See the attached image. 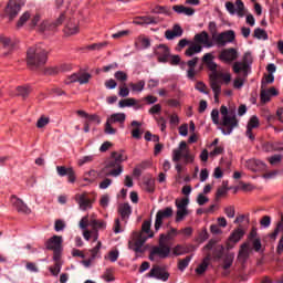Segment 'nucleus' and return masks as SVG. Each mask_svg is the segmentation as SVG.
Returning <instances> with one entry per match:
<instances>
[{"instance_id": "nucleus-50", "label": "nucleus", "mask_w": 283, "mask_h": 283, "mask_svg": "<svg viewBox=\"0 0 283 283\" xmlns=\"http://www.w3.org/2000/svg\"><path fill=\"white\" fill-rule=\"evenodd\" d=\"M29 19H30V12H24V13L20 17V19H19V21H18V23H17V27H18V28H23V25H25V23L28 22Z\"/></svg>"}, {"instance_id": "nucleus-31", "label": "nucleus", "mask_w": 283, "mask_h": 283, "mask_svg": "<svg viewBox=\"0 0 283 283\" xmlns=\"http://www.w3.org/2000/svg\"><path fill=\"white\" fill-rule=\"evenodd\" d=\"M118 211L122 220H124L125 222L129 219V216H132V207L129 206V203L120 205Z\"/></svg>"}, {"instance_id": "nucleus-44", "label": "nucleus", "mask_w": 283, "mask_h": 283, "mask_svg": "<svg viewBox=\"0 0 283 283\" xmlns=\"http://www.w3.org/2000/svg\"><path fill=\"white\" fill-rule=\"evenodd\" d=\"M193 256H186L184 260H179L178 262V269L179 271H185L187 269V266H189V262H191Z\"/></svg>"}, {"instance_id": "nucleus-51", "label": "nucleus", "mask_w": 283, "mask_h": 283, "mask_svg": "<svg viewBox=\"0 0 283 283\" xmlns=\"http://www.w3.org/2000/svg\"><path fill=\"white\" fill-rule=\"evenodd\" d=\"M101 253V241L97 242V244L91 250L92 260H96V258H99Z\"/></svg>"}, {"instance_id": "nucleus-11", "label": "nucleus", "mask_w": 283, "mask_h": 283, "mask_svg": "<svg viewBox=\"0 0 283 283\" xmlns=\"http://www.w3.org/2000/svg\"><path fill=\"white\" fill-rule=\"evenodd\" d=\"M239 56L240 53L235 48L222 49L219 54V61H221L222 63H228V65H230V63L238 61Z\"/></svg>"}, {"instance_id": "nucleus-4", "label": "nucleus", "mask_w": 283, "mask_h": 283, "mask_svg": "<svg viewBox=\"0 0 283 283\" xmlns=\"http://www.w3.org/2000/svg\"><path fill=\"white\" fill-rule=\"evenodd\" d=\"M125 120H127V115L125 113H113L106 118L105 128L104 132L108 136L116 135V132H118L116 128H114L113 125H119L122 129L125 128Z\"/></svg>"}, {"instance_id": "nucleus-20", "label": "nucleus", "mask_w": 283, "mask_h": 283, "mask_svg": "<svg viewBox=\"0 0 283 283\" xmlns=\"http://www.w3.org/2000/svg\"><path fill=\"white\" fill-rule=\"evenodd\" d=\"M49 251H59L63 249V237L61 235H53L51 239L46 241L45 244Z\"/></svg>"}, {"instance_id": "nucleus-43", "label": "nucleus", "mask_w": 283, "mask_h": 283, "mask_svg": "<svg viewBox=\"0 0 283 283\" xmlns=\"http://www.w3.org/2000/svg\"><path fill=\"white\" fill-rule=\"evenodd\" d=\"M129 87L133 92L140 93L145 90V80H140L138 83H129Z\"/></svg>"}, {"instance_id": "nucleus-41", "label": "nucleus", "mask_w": 283, "mask_h": 283, "mask_svg": "<svg viewBox=\"0 0 283 283\" xmlns=\"http://www.w3.org/2000/svg\"><path fill=\"white\" fill-rule=\"evenodd\" d=\"M142 231L140 233H147V239L154 238V232H151V221H144L142 226Z\"/></svg>"}, {"instance_id": "nucleus-46", "label": "nucleus", "mask_w": 283, "mask_h": 283, "mask_svg": "<svg viewBox=\"0 0 283 283\" xmlns=\"http://www.w3.org/2000/svg\"><path fill=\"white\" fill-rule=\"evenodd\" d=\"M90 163H94V155H87L78 159L77 165L83 167V165H87Z\"/></svg>"}, {"instance_id": "nucleus-63", "label": "nucleus", "mask_w": 283, "mask_h": 283, "mask_svg": "<svg viewBox=\"0 0 283 283\" xmlns=\"http://www.w3.org/2000/svg\"><path fill=\"white\" fill-rule=\"evenodd\" d=\"M224 213L228 218H235V208L233 206L226 207Z\"/></svg>"}, {"instance_id": "nucleus-62", "label": "nucleus", "mask_w": 283, "mask_h": 283, "mask_svg": "<svg viewBox=\"0 0 283 283\" xmlns=\"http://www.w3.org/2000/svg\"><path fill=\"white\" fill-rule=\"evenodd\" d=\"M56 171L59 176L64 177L70 174V168H66L65 166H57Z\"/></svg>"}, {"instance_id": "nucleus-59", "label": "nucleus", "mask_w": 283, "mask_h": 283, "mask_svg": "<svg viewBox=\"0 0 283 283\" xmlns=\"http://www.w3.org/2000/svg\"><path fill=\"white\" fill-rule=\"evenodd\" d=\"M242 62L251 67L253 65V55L250 52L244 53Z\"/></svg>"}, {"instance_id": "nucleus-12", "label": "nucleus", "mask_w": 283, "mask_h": 283, "mask_svg": "<svg viewBox=\"0 0 283 283\" xmlns=\"http://www.w3.org/2000/svg\"><path fill=\"white\" fill-rule=\"evenodd\" d=\"M75 202L78 206L80 211H90L94 207V200H92L87 192L75 195Z\"/></svg>"}, {"instance_id": "nucleus-16", "label": "nucleus", "mask_w": 283, "mask_h": 283, "mask_svg": "<svg viewBox=\"0 0 283 283\" xmlns=\"http://www.w3.org/2000/svg\"><path fill=\"white\" fill-rule=\"evenodd\" d=\"M146 277H154L155 280H161V282H167L169 280V273L165 272L163 268L155 265L151 268Z\"/></svg>"}, {"instance_id": "nucleus-24", "label": "nucleus", "mask_w": 283, "mask_h": 283, "mask_svg": "<svg viewBox=\"0 0 283 283\" xmlns=\"http://www.w3.org/2000/svg\"><path fill=\"white\" fill-rule=\"evenodd\" d=\"M64 34H66V36L78 34V20L71 19L64 28Z\"/></svg>"}, {"instance_id": "nucleus-55", "label": "nucleus", "mask_w": 283, "mask_h": 283, "mask_svg": "<svg viewBox=\"0 0 283 283\" xmlns=\"http://www.w3.org/2000/svg\"><path fill=\"white\" fill-rule=\"evenodd\" d=\"M244 78L242 77H235L233 80V87L234 90H242V87H244Z\"/></svg>"}, {"instance_id": "nucleus-23", "label": "nucleus", "mask_w": 283, "mask_h": 283, "mask_svg": "<svg viewBox=\"0 0 283 283\" xmlns=\"http://www.w3.org/2000/svg\"><path fill=\"white\" fill-rule=\"evenodd\" d=\"M232 70L234 72V74H240V72H242L243 76H249V74H251V67L248 66L243 61H237L233 63L232 65Z\"/></svg>"}, {"instance_id": "nucleus-5", "label": "nucleus", "mask_w": 283, "mask_h": 283, "mask_svg": "<svg viewBox=\"0 0 283 283\" xmlns=\"http://www.w3.org/2000/svg\"><path fill=\"white\" fill-rule=\"evenodd\" d=\"M182 159L185 165H189L196 160V157L191 154L185 140L180 142L179 146L172 150V163H180Z\"/></svg>"}, {"instance_id": "nucleus-14", "label": "nucleus", "mask_w": 283, "mask_h": 283, "mask_svg": "<svg viewBox=\"0 0 283 283\" xmlns=\"http://www.w3.org/2000/svg\"><path fill=\"white\" fill-rule=\"evenodd\" d=\"M226 10L230 14H238L240 18L244 17V2L242 0H237L235 4L233 2H227L226 3Z\"/></svg>"}, {"instance_id": "nucleus-15", "label": "nucleus", "mask_w": 283, "mask_h": 283, "mask_svg": "<svg viewBox=\"0 0 283 283\" xmlns=\"http://www.w3.org/2000/svg\"><path fill=\"white\" fill-rule=\"evenodd\" d=\"M193 41L197 45H201V48H213V41H211V38L207 31L197 33L193 38Z\"/></svg>"}, {"instance_id": "nucleus-19", "label": "nucleus", "mask_w": 283, "mask_h": 283, "mask_svg": "<svg viewBox=\"0 0 283 283\" xmlns=\"http://www.w3.org/2000/svg\"><path fill=\"white\" fill-rule=\"evenodd\" d=\"M155 54L158 56L159 63H167L171 52L169 51V46L160 44L155 49Z\"/></svg>"}, {"instance_id": "nucleus-34", "label": "nucleus", "mask_w": 283, "mask_h": 283, "mask_svg": "<svg viewBox=\"0 0 283 283\" xmlns=\"http://www.w3.org/2000/svg\"><path fill=\"white\" fill-rule=\"evenodd\" d=\"M144 191H147V193H154L156 190V180L154 178H148L143 184Z\"/></svg>"}, {"instance_id": "nucleus-45", "label": "nucleus", "mask_w": 283, "mask_h": 283, "mask_svg": "<svg viewBox=\"0 0 283 283\" xmlns=\"http://www.w3.org/2000/svg\"><path fill=\"white\" fill-rule=\"evenodd\" d=\"M254 38L255 39H259V40H263V41H266V39H269V34H266V31H264V29H255L254 30Z\"/></svg>"}, {"instance_id": "nucleus-9", "label": "nucleus", "mask_w": 283, "mask_h": 283, "mask_svg": "<svg viewBox=\"0 0 283 283\" xmlns=\"http://www.w3.org/2000/svg\"><path fill=\"white\" fill-rule=\"evenodd\" d=\"M212 39L218 48H224V45H229V43H233L235 41V32H233V30H229L213 35Z\"/></svg>"}, {"instance_id": "nucleus-18", "label": "nucleus", "mask_w": 283, "mask_h": 283, "mask_svg": "<svg viewBox=\"0 0 283 283\" xmlns=\"http://www.w3.org/2000/svg\"><path fill=\"white\" fill-rule=\"evenodd\" d=\"M19 12H21V4H19L17 0H10L6 9L9 20L12 21L14 18H17Z\"/></svg>"}, {"instance_id": "nucleus-38", "label": "nucleus", "mask_w": 283, "mask_h": 283, "mask_svg": "<svg viewBox=\"0 0 283 283\" xmlns=\"http://www.w3.org/2000/svg\"><path fill=\"white\" fill-rule=\"evenodd\" d=\"M210 87L214 94V98H218V96H220L222 92V86L220 85V82H218V80H212L210 82Z\"/></svg>"}, {"instance_id": "nucleus-2", "label": "nucleus", "mask_w": 283, "mask_h": 283, "mask_svg": "<svg viewBox=\"0 0 283 283\" xmlns=\"http://www.w3.org/2000/svg\"><path fill=\"white\" fill-rule=\"evenodd\" d=\"M221 114V127L219 129L223 134V136H231L233 134V129L240 125V120L235 115L234 111H229L227 106L222 105L220 107Z\"/></svg>"}, {"instance_id": "nucleus-39", "label": "nucleus", "mask_w": 283, "mask_h": 283, "mask_svg": "<svg viewBox=\"0 0 283 283\" xmlns=\"http://www.w3.org/2000/svg\"><path fill=\"white\" fill-rule=\"evenodd\" d=\"M243 237H244V231L242 229H237L231 233L229 240L230 242L237 243L239 240H242Z\"/></svg>"}, {"instance_id": "nucleus-42", "label": "nucleus", "mask_w": 283, "mask_h": 283, "mask_svg": "<svg viewBox=\"0 0 283 283\" xmlns=\"http://www.w3.org/2000/svg\"><path fill=\"white\" fill-rule=\"evenodd\" d=\"M94 230L97 229H105L107 227V223L103 220H96V219H91L88 223Z\"/></svg>"}, {"instance_id": "nucleus-53", "label": "nucleus", "mask_w": 283, "mask_h": 283, "mask_svg": "<svg viewBox=\"0 0 283 283\" xmlns=\"http://www.w3.org/2000/svg\"><path fill=\"white\" fill-rule=\"evenodd\" d=\"M217 78H222L223 83L229 85L231 83V73H218Z\"/></svg>"}, {"instance_id": "nucleus-40", "label": "nucleus", "mask_w": 283, "mask_h": 283, "mask_svg": "<svg viewBox=\"0 0 283 283\" xmlns=\"http://www.w3.org/2000/svg\"><path fill=\"white\" fill-rule=\"evenodd\" d=\"M136 103H137V101L133 97L125 98V99L119 101L118 107H120V108L134 107V105H136Z\"/></svg>"}, {"instance_id": "nucleus-52", "label": "nucleus", "mask_w": 283, "mask_h": 283, "mask_svg": "<svg viewBox=\"0 0 283 283\" xmlns=\"http://www.w3.org/2000/svg\"><path fill=\"white\" fill-rule=\"evenodd\" d=\"M90 78H92V75L90 73H80V85H85L86 83H90Z\"/></svg>"}, {"instance_id": "nucleus-47", "label": "nucleus", "mask_w": 283, "mask_h": 283, "mask_svg": "<svg viewBox=\"0 0 283 283\" xmlns=\"http://www.w3.org/2000/svg\"><path fill=\"white\" fill-rule=\"evenodd\" d=\"M211 120H212L213 125H221L220 111H218V108L212 109Z\"/></svg>"}, {"instance_id": "nucleus-32", "label": "nucleus", "mask_w": 283, "mask_h": 283, "mask_svg": "<svg viewBox=\"0 0 283 283\" xmlns=\"http://www.w3.org/2000/svg\"><path fill=\"white\" fill-rule=\"evenodd\" d=\"M172 9L177 14H186V17H193V14H196V10L185 6H175Z\"/></svg>"}, {"instance_id": "nucleus-33", "label": "nucleus", "mask_w": 283, "mask_h": 283, "mask_svg": "<svg viewBox=\"0 0 283 283\" xmlns=\"http://www.w3.org/2000/svg\"><path fill=\"white\" fill-rule=\"evenodd\" d=\"M211 261V254H208L201 262V264L196 269L198 275H202L207 269H209V262Z\"/></svg>"}, {"instance_id": "nucleus-17", "label": "nucleus", "mask_w": 283, "mask_h": 283, "mask_svg": "<svg viewBox=\"0 0 283 283\" xmlns=\"http://www.w3.org/2000/svg\"><path fill=\"white\" fill-rule=\"evenodd\" d=\"M258 127H260V118H258V116L254 115V116L250 117L248 125H247L245 136L250 140H255V135H253V129H258Z\"/></svg>"}, {"instance_id": "nucleus-35", "label": "nucleus", "mask_w": 283, "mask_h": 283, "mask_svg": "<svg viewBox=\"0 0 283 283\" xmlns=\"http://www.w3.org/2000/svg\"><path fill=\"white\" fill-rule=\"evenodd\" d=\"M200 52H202V45L195 42L186 50L185 54L186 56H195V54H200Z\"/></svg>"}, {"instance_id": "nucleus-7", "label": "nucleus", "mask_w": 283, "mask_h": 283, "mask_svg": "<svg viewBox=\"0 0 283 283\" xmlns=\"http://www.w3.org/2000/svg\"><path fill=\"white\" fill-rule=\"evenodd\" d=\"M63 19H65V15L63 13H61V15L55 21V23L50 25L48 20H42L40 14H35L31 21V24L34 28H38V30H40V32H45V30H54V28L61 25V23H63Z\"/></svg>"}, {"instance_id": "nucleus-30", "label": "nucleus", "mask_w": 283, "mask_h": 283, "mask_svg": "<svg viewBox=\"0 0 283 283\" xmlns=\"http://www.w3.org/2000/svg\"><path fill=\"white\" fill-rule=\"evenodd\" d=\"M271 96H277V90H275V87H271L269 90H262L261 103H269V101H271Z\"/></svg>"}, {"instance_id": "nucleus-58", "label": "nucleus", "mask_w": 283, "mask_h": 283, "mask_svg": "<svg viewBox=\"0 0 283 283\" xmlns=\"http://www.w3.org/2000/svg\"><path fill=\"white\" fill-rule=\"evenodd\" d=\"M269 163L272 166L280 165L282 163V155H273L269 158Z\"/></svg>"}, {"instance_id": "nucleus-27", "label": "nucleus", "mask_w": 283, "mask_h": 283, "mask_svg": "<svg viewBox=\"0 0 283 283\" xmlns=\"http://www.w3.org/2000/svg\"><path fill=\"white\" fill-rule=\"evenodd\" d=\"M134 23L135 25H156V23H158V20H156V18L154 17L144 15L136 18L134 20Z\"/></svg>"}, {"instance_id": "nucleus-3", "label": "nucleus", "mask_w": 283, "mask_h": 283, "mask_svg": "<svg viewBox=\"0 0 283 283\" xmlns=\"http://www.w3.org/2000/svg\"><path fill=\"white\" fill-rule=\"evenodd\" d=\"M48 63V51L42 45L31 46L27 52V65L31 70H36Z\"/></svg>"}, {"instance_id": "nucleus-22", "label": "nucleus", "mask_w": 283, "mask_h": 283, "mask_svg": "<svg viewBox=\"0 0 283 283\" xmlns=\"http://www.w3.org/2000/svg\"><path fill=\"white\" fill-rule=\"evenodd\" d=\"M252 251L253 249L251 248V243L245 242L241 244L239 254H238L239 262H242V263L247 262Z\"/></svg>"}, {"instance_id": "nucleus-8", "label": "nucleus", "mask_w": 283, "mask_h": 283, "mask_svg": "<svg viewBox=\"0 0 283 283\" xmlns=\"http://www.w3.org/2000/svg\"><path fill=\"white\" fill-rule=\"evenodd\" d=\"M175 206L177 208L175 222H182L191 211H189V198L176 199Z\"/></svg>"}, {"instance_id": "nucleus-48", "label": "nucleus", "mask_w": 283, "mask_h": 283, "mask_svg": "<svg viewBox=\"0 0 283 283\" xmlns=\"http://www.w3.org/2000/svg\"><path fill=\"white\" fill-rule=\"evenodd\" d=\"M186 253H188L187 248L182 247L181 244H178L172 249L174 255H185Z\"/></svg>"}, {"instance_id": "nucleus-37", "label": "nucleus", "mask_w": 283, "mask_h": 283, "mask_svg": "<svg viewBox=\"0 0 283 283\" xmlns=\"http://www.w3.org/2000/svg\"><path fill=\"white\" fill-rule=\"evenodd\" d=\"M176 235H178V230L175 228H171L167 234H160L159 240H164L165 243H168L169 240H174Z\"/></svg>"}, {"instance_id": "nucleus-56", "label": "nucleus", "mask_w": 283, "mask_h": 283, "mask_svg": "<svg viewBox=\"0 0 283 283\" xmlns=\"http://www.w3.org/2000/svg\"><path fill=\"white\" fill-rule=\"evenodd\" d=\"M86 119H87L86 123H88V124L94 123L95 125H101V117H99L98 115H96V114H94V115H88V116L86 117Z\"/></svg>"}, {"instance_id": "nucleus-13", "label": "nucleus", "mask_w": 283, "mask_h": 283, "mask_svg": "<svg viewBox=\"0 0 283 283\" xmlns=\"http://www.w3.org/2000/svg\"><path fill=\"white\" fill-rule=\"evenodd\" d=\"M174 216V208L167 207L157 211L155 219V231H160V227H163V220H167V218H171Z\"/></svg>"}, {"instance_id": "nucleus-61", "label": "nucleus", "mask_w": 283, "mask_h": 283, "mask_svg": "<svg viewBox=\"0 0 283 283\" xmlns=\"http://www.w3.org/2000/svg\"><path fill=\"white\" fill-rule=\"evenodd\" d=\"M103 48H107V42L91 44L87 46V50H103Z\"/></svg>"}, {"instance_id": "nucleus-49", "label": "nucleus", "mask_w": 283, "mask_h": 283, "mask_svg": "<svg viewBox=\"0 0 283 283\" xmlns=\"http://www.w3.org/2000/svg\"><path fill=\"white\" fill-rule=\"evenodd\" d=\"M102 279L104 282H114V272H112V269H107L104 274L102 275Z\"/></svg>"}, {"instance_id": "nucleus-26", "label": "nucleus", "mask_w": 283, "mask_h": 283, "mask_svg": "<svg viewBox=\"0 0 283 283\" xmlns=\"http://www.w3.org/2000/svg\"><path fill=\"white\" fill-rule=\"evenodd\" d=\"M11 202H12L14 209H17V211H19V213H30L31 212V210L28 208V205H25L23 202V200L17 198V197H12Z\"/></svg>"}, {"instance_id": "nucleus-57", "label": "nucleus", "mask_w": 283, "mask_h": 283, "mask_svg": "<svg viewBox=\"0 0 283 283\" xmlns=\"http://www.w3.org/2000/svg\"><path fill=\"white\" fill-rule=\"evenodd\" d=\"M49 123H50L49 117H40L36 122V127L39 129H43V127H45V125H49Z\"/></svg>"}, {"instance_id": "nucleus-54", "label": "nucleus", "mask_w": 283, "mask_h": 283, "mask_svg": "<svg viewBox=\"0 0 283 283\" xmlns=\"http://www.w3.org/2000/svg\"><path fill=\"white\" fill-rule=\"evenodd\" d=\"M224 153V147L217 146L212 151L209 153L210 158H216Z\"/></svg>"}, {"instance_id": "nucleus-64", "label": "nucleus", "mask_w": 283, "mask_h": 283, "mask_svg": "<svg viewBox=\"0 0 283 283\" xmlns=\"http://www.w3.org/2000/svg\"><path fill=\"white\" fill-rule=\"evenodd\" d=\"M115 78H116V81L125 82V81H127V73H125L123 71H117L115 73Z\"/></svg>"}, {"instance_id": "nucleus-36", "label": "nucleus", "mask_w": 283, "mask_h": 283, "mask_svg": "<svg viewBox=\"0 0 283 283\" xmlns=\"http://www.w3.org/2000/svg\"><path fill=\"white\" fill-rule=\"evenodd\" d=\"M233 260H235V254L234 253H228L224 255L223 258V265L222 269L224 271L231 269V266L233 265Z\"/></svg>"}, {"instance_id": "nucleus-28", "label": "nucleus", "mask_w": 283, "mask_h": 283, "mask_svg": "<svg viewBox=\"0 0 283 283\" xmlns=\"http://www.w3.org/2000/svg\"><path fill=\"white\" fill-rule=\"evenodd\" d=\"M32 92V87L30 85L18 86L15 92L11 93L12 96H21V98H28L30 93Z\"/></svg>"}, {"instance_id": "nucleus-1", "label": "nucleus", "mask_w": 283, "mask_h": 283, "mask_svg": "<svg viewBox=\"0 0 283 283\" xmlns=\"http://www.w3.org/2000/svg\"><path fill=\"white\" fill-rule=\"evenodd\" d=\"M127 160V155L125 151L118 150L113 151L111 157L106 160L105 167L102 169V176H112L113 178H118L123 174V163Z\"/></svg>"}, {"instance_id": "nucleus-25", "label": "nucleus", "mask_w": 283, "mask_h": 283, "mask_svg": "<svg viewBox=\"0 0 283 283\" xmlns=\"http://www.w3.org/2000/svg\"><path fill=\"white\" fill-rule=\"evenodd\" d=\"M182 28L179 25V24H175L172 27V30H167L165 32V38L168 40V41H174V39L176 38H179V36H182Z\"/></svg>"}, {"instance_id": "nucleus-29", "label": "nucleus", "mask_w": 283, "mask_h": 283, "mask_svg": "<svg viewBox=\"0 0 283 283\" xmlns=\"http://www.w3.org/2000/svg\"><path fill=\"white\" fill-rule=\"evenodd\" d=\"M0 45L7 50H12L17 45V40L8 35L0 34Z\"/></svg>"}, {"instance_id": "nucleus-6", "label": "nucleus", "mask_w": 283, "mask_h": 283, "mask_svg": "<svg viewBox=\"0 0 283 283\" xmlns=\"http://www.w3.org/2000/svg\"><path fill=\"white\" fill-rule=\"evenodd\" d=\"M171 255V247L165 243L164 239H159V245H155L150 250L149 260L155 262L157 258L165 260Z\"/></svg>"}, {"instance_id": "nucleus-10", "label": "nucleus", "mask_w": 283, "mask_h": 283, "mask_svg": "<svg viewBox=\"0 0 283 283\" xmlns=\"http://www.w3.org/2000/svg\"><path fill=\"white\" fill-rule=\"evenodd\" d=\"M147 237L143 233L135 232L132 240L128 242V249L135 251V253H143V247L147 242Z\"/></svg>"}, {"instance_id": "nucleus-21", "label": "nucleus", "mask_w": 283, "mask_h": 283, "mask_svg": "<svg viewBox=\"0 0 283 283\" xmlns=\"http://www.w3.org/2000/svg\"><path fill=\"white\" fill-rule=\"evenodd\" d=\"M245 167L250 169V171H266V164L260 159H249L245 163Z\"/></svg>"}, {"instance_id": "nucleus-60", "label": "nucleus", "mask_w": 283, "mask_h": 283, "mask_svg": "<svg viewBox=\"0 0 283 283\" xmlns=\"http://www.w3.org/2000/svg\"><path fill=\"white\" fill-rule=\"evenodd\" d=\"M66 176L69 182H71L72 185L73 182H76V172L74 171V168L69 167V174Z\"/></svg>"}]
</instances>
